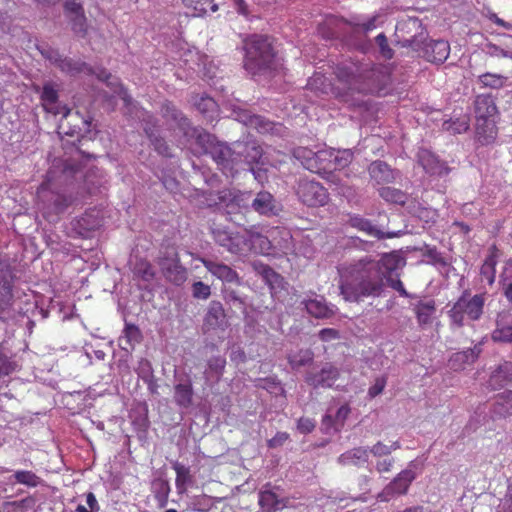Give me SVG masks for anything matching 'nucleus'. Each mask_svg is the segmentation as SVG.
<instances>
[{
  "label": "nucleus",
  "mask_w": 512,
  "mask_h": 512,
  "mask_svg": "<svg viewBox=\"0 0 512 512\" xmlns=\"http://www.w3.org/2000/svg\"><path fill=\"white\" fill-rule=\"evenodd\" d=\"M404 265L405 260L394 252L384 254L378 260L366 255L344 262L338 266L340 295L352 303L378 298L384 293L386 281L400 295L407 297L397 273Z\"/></svg>",
  "instance_id": "nucleus-1"
},
{
  "label": "nucleus",
  "mask_w": 512,
  "mask_h": 512,
  "mask_svg": "<svg viewBox=\"0 0 512 512\" xmlns=\"http://www.w3.org/2000/svg\"><path fill=\"white\" fill-rule=\"evenodd\" d=\"M211 233L218 245L236 255H247L251 251L270 254L273 248H286L290 238L289 232L280 227L270 228L263 234L255 228L240 233L233 232L226 226L216 225L211 228Z\"/></svg>",
  "instance_id": "nucleus-2"
},
{
  "label": "nucleus",
  "mask_w": 512,
  "mask_h": 512,
  "mask_svg": "<svg viewBox=\"0 0 512 512\" xmlns=\"http://www.w3.org/2000/svg\"><path fill=\"white\" fill-rule=\"evenodd\" d=\"M173 116L178 120V115L175 114ZM179 123L182 129H184L186 136L196 137L199 143L203 145L207 144V146H204L205 151L211 155L212 159L226 176H235L239 171L236 144L233 149L224 143L214 144V138L210 134L197 128H189L186 130V127H189V121L186 118L180 117Z\"/></svg>",
  "instance_id": "nucleus-3"
},
{
  "label": "nucleus",
  "mask_w": 512,
  "mask_h": 512,
  "mask_svg": "<svg viewBox=\"0 0 512 512\" xmlns=\"http://www.w3.org/2000/svg\"><path fill=\"white\" fill-rule=\"evenodd\" d=\"M245 60L247 71L255 75L264 69L275 68L276 59L272 41L267 36L253 35L244 42Z\"/></svg>",
  "instance_id": "nucleus-4"
},
{
  "label": "nucleus",
  "mask_w": 512,
  "mask_h": 512,
  "mask_svg": "<svg viewBox=\"0 0 512 512\" xmlns=\"http://www.w3.org/2000/svg\"><path fill=\"white\" fill-rule=\"evenodd\" d=\"M484 305V294L471 295L469 291H464L448 311L451 325L460 328L465 325L466 320H479L483 314Z\"/></svg>",
  "instance_id": "nucleus-5"
},
{
  "label": "nucleus",
  "mask_w": 512,
  "mask_h": 512,
  "mask_svg": "<svg viewBox=\"0 0 512 512\" xmlns=\"http://www.w3.org/2000/svg\"><path fill=\"white\" fill-rule=\"evenodd\" d=\"M496 106L489 97L479 96L475 101L476 131L479 138L489 143L496 137L494 114Z\"/></svg>",
  "instance_id": "nucleus-6"
},
{
  "label": "nucleus",
  "mask_w": 512,
  "mask_h": 512,
  "mask_svg": "<svg viewBox=\"0 0 512 512\" xmlns=\"http://www.w3.org/2000/svg\"><path fill=\"white\" fill-rule=\"evenodd\" d=\"M297 195L304 204L311 207L324 206L329 200L325 187L319 182L306 178L299 180Z\"/></svg>",
  "instance_id": "nucleus-7"
},
{
  "label": "nucleus",
  "mask_w": 512,
  "mask_h": 512,
  "mask_svg": "<svg viewBox=\"0 0 512 512\" xmlns=\"http://www.w3.org/2000/svg\"><path fill=\"white\" fill-rule=\"evenodd\" d=\"M414 462H411L407 469L401 471L377 496L380 501L387 502L391 498L406 494L410 484L416 478L412 469Z\"/></svg>",
  "instance_id": "nucleus-8"
},
{
  "label": "nucleus",
  "mask_w": 512,
  "mask_h": 512,
  "mask_svg": "<svg viewBox=\"0 0 512 512\" xmlns=\"http://www.w3.org/2000/svg\"><path fill=\"white\" fill-rule=\"evenodd\" d=\"M37 198L42 204V210L56 214L63 212L73 202L70 196L50 191L48 182H43L40 185L37 191Z\"/></svg>",
  "instance_id": "nucleus-9"
},
{
  "label": "nucleus",
  "mask_w": 512,
  "mask_h": 512,
  "mask_svg": "<svg viewBox=\"0 0 512 512\" xmlns=\"http://www.w3.org/2000/svg\"><path fill=\"white\" fill-rule=\"evenodd\" d=\"M332 148L319 150L316 152V165L319 166V171L315 173L325 177L330 183L335 185L336 191L345 197L351 195L350 189L342 181L332 173Z\"/></svg>",
  "instance_id": "nucleus-10"
},
{
  "label": "nucleus",
  "mask_w": 512,
  "mask_h": 512,
  "mask_svg": "<svg viewBox=\"0 0 512 512\" xmlns=\"http://www.w3.org/2000/svg\"><path fill=\"white\" fill-rule=\"evenodd\" d=\"M158 265L166 280L171 283L181 285L186 281L187 270L180 264L178 255L174 251L167 252L159 258Z\"/></svg>",
  "instance_id": "nucleus-11"
},
{
  "label": "nucleus",
  "mask_w": 512,
  "mask_h": 512,
  "mask_svg": "<svg viewBox=\"0 0 512 512\" xmlns=\"http://www.w3.org/2000/svg\"><path fill=\"white\" fill-rule=\"evenodd\" d=\"M308 314L311 316L324 319L334 316L337 312V307L333 304L327 303L323 296L311 293L310 296L304 298L301 302Z\"/></svg>",
  "instance_id": "nucleus-12"
},
{
  "label": "nucleus",
  "mask_w": 512,
  "mask_h": 512,
  "mask_svg": "<svg viewBox=\"0 0 512 512\" xmlns=\"http://www.w3.org/2000/svg\"><path fill=\"white\" fill-rule=\"evenodd\" d=\"M57 91L53 88L52 85L47 84L43 87L41 99L44 109L52 113L54 115H62L63 119L59 124V129L64 130V119L67 118L71 112L66 106H60L57 103ZM65 134L73 135L75 131H63Z\"/></svg>",
  "instance_id": "nucleus-13"
},
{
  "label": "nucleus",
  "mask_w": 512,
  "mask_h": 512,
  "mask_svg": "<svg viewBox=\"0 0 512 512\" xmlns=\"http://www.w3.org/2000/svg\"><path fill=\"white\" fill-rule=\"evenodd\" d=\"M101 225V216L98 209H89L80 218L72 222L74 231L82 237H86L90 231L95 230Z\"/></svg>",
  "instance_id": "nucleus-14"
},
{
  "label": "nucleus",
  "mask_w": 512,
  "mask_h": 512,
  "mask_svg": "<svg viewBox=\"0 0 512 512\" xmlns=\"http://www.w3.org/2000/svg\"><path fill=\"white\" fill-rule=\"evenodd\" d=\"M236 148L238 156V166L242 162H245V164L249 165L250 167H252L253 164L264 165L262 148L256 143H237Z\"/></svg>",
  "instance_id": "nucleus-15"
},
{
  "label": "nucleus",
  "mask_w": 512,
  "mask_h": 512,
  "mask_svg": "<svg viewBox=\"0 0 512 512\" xmlns=\"http://www.w3.org/2000/svg\"><path fill=\"white\" fill-rule=\"evenodd\" d=\"M338 377L339 370L331 364H326L319 373L309 374L306 377V382L314 388H330Z\"/></svg>",
  "instance_id": "nucleus-16"
},
{
  "label": "nucleus",
  "mask_w": 512,
  "mask_h": 512,
  "mask_svg": "<svg viewBox=\"0 0 512 512\" xmlns=\"http://www.w3.org/2000/svg\"><path fill=\"white\" fill-rule=\"evenodd\" d=\"M42 54L51 62L57 64L60 69L69 74H77L81 72L91 73V69L84 63L74 62L71 59L62 58L57 51H42Z\"/></svg>",
  "instance_id": "nucleus-17"
},
{
  "label": "nucleus",
  "mask_w": 512,
  "mask_h": 512,
  "mask_svg": "<svg viewBox=\"0 0 512 512\" xmlns=\"http://www.w3.org/2000/svg\"><path fill=\"white\" fill-rule=\"evenodd\" d=\"M493 341L510 343L512 342V314L500 312L496 318V328L491 335Z\"/></svg>",
  "instance_id": "nucleus-18"
},
{
  "label": "nucleus",
  "mask_w": 512,
  "mask_h": 512,
  "mask_svg": "<svg viewBox=\"0 0 512 512\" xmlns=\"http://www.w3.org/2000/svg\"><path fill=\"white\" fill-rule=\"evenodd\" d=\"M258 503L263 512H275L288 507L289 499L281 498L274 491L265 489L259 492Z\"/></svg>",
  "instance_id": "nucleus-19"
},
{
  "label": "nucleus",
  "mask_w": 512,
  "mask_h": 512,
  "mask_svg": "<svg viewBox=\"0 0 512 512\" xmlns=\"http://www.w3.org/2000/svg\"><path fill=\"white\" fill-rule=\"evenodd\" d=\"M252 208L255 212L266 216L276 215L279 211L276 200L273 195L267 191L257 193L252 201Z\"/></svg>",
  "instance_id": "nucleus-20"
},
{
  "label": "nucleus",
  "mask_w": 512,
  "mask_h": 512,
  "mask_svg": "<svg viewBox=\"0 0 512 512\" xmlns=\"http://www.w3.org/2000/svg\"><path fill=\"white\" fill-rule=\"evenodd\" d=\"M417 156L419 164L427 173L439 176L446 175L448 173V168L429 150L420 149Z\"/></svg>",
  "instance_id": "nucleus-21"
},
{
  "label": "nucleus",
  "mask_w": 512,
  "mask_h": 512,
  "mask_svg": "<svg viewBox=\"0 0 512 512\" xmlns=\"http://www.w3.org/2000/svg\"><path fill=\"white\" fill-rule=\"evenodd\" d=\"M236 113V119L246 126L255 128L260 133H267L273 130V123L266 120L262 116L250 114L246 110L234 111Z\"/></svg>",
  "instance_id": "nucleus-22"
},
{
  "label": "nucleus",
  "mask_w": 512,
  "mask_h": 512,
  "mask_svg": "<svg viewBox=\"0 0 512 512\" xmlns=\"http://www.w3.org/2000/svg\"><path fill=\"white\" fill-rule=\"evenodd\" d=\"M201 261L206 269L218 279L228 283L238 282V274L229 266L206 259Z\"/></svg>",
  "instance_id": "nucleus-23"
},
{
  "label": "nucleus",
  "mask_w": 512,
  "mask_h": 512,
  "mask_svg": "<svg viewBox=\"0 0 512 512\" xmlns=\"http://www.w3.org/2000/svg\"><path fill=\"white\" fill-rule=\"evenodd\" d=\"M348 224L369 236L376 237L378 239L382 238H391L394 237V233H389L385 235L382 231H380L376 226H374L369 220L361 217L360 215H352L349 217Z\"/></svg>",
  "instance_id": "nucleus-24"
},
{
  "label": "nucleus",
  "mask_w": 512,
  "mask_h": 512,
  "mask_svg": "<svg viewBox=\"0 0 512 512\" xmlns=\"http://www.w3.org/2000/svg\"><path fill=\"white\" fill-rule=\"evenodd\" d=\"M369 174L376 184L389 183L395 179L394 171L382 161L371 163L369 166Z\"/></svg>",
  "instance_id": "nucleus-25"
},
{
  "label": "nucleus",
  "mask_w": 512,
  "mask_h": 512,
  "mask_svg": "<svg viewBox=\"0 0 512 512\" xmlns=\"http://www.w3.org/2000/svg\"><path fill=\"white\" fill-rule=\"evenodd\" d=\"M450 54V46L447 41L436 40L427 45V59L434 63H443Z\"/></svg>",
  "instance_id": "nucleus-26"
},
{
  "label": "nucleus",
  "mask_w": 512,
  "mask_h": 512,
  "mask_svg": "<svg viewBox=\"0 0 512 512\" xmlns=\"http://www.w3.org/2000/svg\"><path fill=\"white\" fill-rule=\"evenodd\" d=\"M369 449L364 447L353 448L341 454L338 462L342 465L361 466L368 462Z\"/></svg>",
  "instance_id": "nucleus-27"
},
{
  "label": "nucleus",
  "mask_w": 512,
  "mask_h": 512,
  "mask_svg": "<svg viewBox=\"0 0 512 512\" xmlns=\"http://www.w3.org/2000/svg\"><path fill=\"white\" fill-rule=\"evenodd\" d=\"M226 359L222 356L211 357L208 360L207 369L204 372L207 383L213 384L218 382L224 372Z\"/></svg>",
  "instance_id": "nucleus-28"
},
{
  "label": "nucleus",
  "mask_w": 512,
  "mask_h": 512,
  "mask_svg": "<svg viewBox=\"0 0 512 512\" xmlns=\"http://www.w3.org/2000/svg\"><path fill=\"white\" fill-rule=\"evenodd\" d=\"M7 265L0 260V310L4 309L11 299L10 272Z\"/></svg>",
  "instance_id": "nucleus-29"
},
{
  "label": "nucleus",
  "mask_w": 512,
  "mask_h": 512,
  "mask_svg": "<svg viewBox=\"0 0 512 512\" xmlns=\"http://www.w3.org/2000/svg\"><path fill=\"white\" fill-rule=\"evenodd\" d=\"M193 389L189 380L183 383H178L174 388V400L181 408H188L192 404Z\"/></svg>",
  "instance_id": "nucleus-30"
},
{
  "label": "nucleus",
  "mask_w": 512,
  "mask_h": 512,
  "mask_svg": "<svg viewBox=\"0 0 512 512\" xmlns=\"http://www.w3.org/2000/svg\"><path fill=\"white\" fill-rule=\"evenodd\" d=\"M481 353V344L475 345L471 349L455 353L450 358V365L454 369H459L463 364L473 363Z\"/></svg>",
  "instance_id": "nucleus-31"
},
{
  "label": "nucleus",
  "mask_w": 512,
  "mask_h": 512,
  "mask_svg": "<svg viewBox=\"0 0 512 512\" xmlns=\"http://www.w3.org/2000/svg\"><path fill=\"white\" fill-rule=\"evenodd\" d=\"M173 469L176 473L175 485L177 492L184 494L187 492L188 486L193 482L190 469L179 462L173 464Z\"/></svg>",
  "instance_id": "nucleus-32"
},
{
  "label": "nucleus",
  "mask_w": 512,
  "mask_h": 512,
  "mask_svg": "<svg viewBox=\"0 0 512 512\" xmlns=\"http://www.w3.org/2000/svg\"><path fill=\"white\" fill-rule=\"evenodd\" d=\"M182 2L192 10V15L195 17L211 14L218 10V6L213 3V0H182Z\"/></svg>",
  "instance_id": "nucleus-33"
},
{
  "label": "nucleus",
  "mask_w": 512,
  "mask_h": 512,
  "mask_svg": "<svg viewBox=\"0 0 512 512\" xmlns=\"http://www.w3.org/2000/svg\"><path fill=\"white\" fill-rule=\"evenodd\" d=\"M293 156L298 160L301 165L311 171H319V166L316 165V152L306 147H298L293 151Z\"/></svg>",
  "instance_id": "nucleus-34"
},
{
  "label": "nucleus",
  "mask_w": 512,
  "mask_h": 512,
  "mask_svg": "<svg viewBox=\"0 0 512 512\" xmlns=\"http://www.w3.org/2000/svg\"><path fill=\"white\" fill-rule=\"evenodd\" d=\"M496 265H497V249L493 247L490 254L486 257L483 265L481 266V276L488 283L493 285L496 276Z\"/></svg>",
  "instance_id": "nucleus-35"
},
{
  "label": "nucleus",
  "mask_w": 512,
  "mask_h": 512,
  "mask_svg": "<svg viewBox=\"0 0 512 512\" xmlns=\"http://www.w3.org/2000/svg\"><path fill=\"white\" fill-rule=\"evenodd\" d=\"M98 79L107 83V86L111 87L114 94L121 98L125 104H129L131 101L130 96L127 91L119 84L118 79L111 74L107 73L105 70H100L97 73Z\"/></svg>",
  "instance_id": "nucleus-36"
},
{
  "label": "nucleus",
  "mask_w": 512,
  "mask_h": 512,
  "mask_svg": "<svg viewBox=\"0 0 512 512\" xmlns=\"http://www.w3.org/2000/svg\"><path fill=\"white\" fill-rule=\"evenodd\" d=\"M225 319L224 311L219 303H212L205 316V326L214 329L223 325Z\"/></svg>",
  "instance_id": "nucleus-37"
},
{
  "label": "nucleus",
  "mask_w": 512,
  "mask_h": 512,
  "mask_svg": "<svg viewBox=\"0 0 512 512\" xmlns=\"http://www.w3.org/2000/svg\"><path fill=\"white\" fill-rule=\"evenodd\" d=\"M435 310V302L433 300L419 302L415 307L418 323L420 325H427L431 323Z\"/></svg>",
  "instance_id": "nucleus-38"
},
{
  "label": "nucleus",
  "mask_w": 512,
  "mask_h": 512,
  "mask_svg": "<svg viewBox=\"0 0 512 512\" xmlns=\"http://www.w3.org/2000/svg\"><path fill=\"white\" fill-rule=\"evenodd\" d=\"M195 106L198 111L207 117L210 121H213L218 112L217 102L208 96H202L199 100L195 101Z\"/></svg>",
  "instance_id": "nucleus-39"
},
{
  "label": "nucleus",
  "mask_w": 512,
  "mask_h": 512,
  "mask_svg": "<svg viewBox=\"0 0 512 512\" xmlns=\"http://www.w3.org/2000/svg\"><path fill=\"white\" fill-rule=\"evenodd\" d=\"M254 268L272 289L280 286L283 280L282 277L269 266L255 262Z\"/></svg>",
  "instance_id": "nucleus-40"
},
{
  "label": "nucleus",
  "mask_w": 512,
  "mask_h": 512,
  "mask_svg": "<svg viewBox=\"0 0 512 512\" xmlns=\"http://www.w3.org/2000/svg\"><path fill=\"white\" fill-rule=\"evenodd\" d=\"M332 172L342 170L347 167L353 159V154L350 150H336L332 148Z\"/></svg>",
  "instance_id": "nucleus-41"
},
{
  "label": "nucleus",
  "mask_w": 512,
  "mask_h": 512,
  "mask_svg": "<svg viewBox=\"0 0 512 512\" xmlns=\"http://www.w3.org/2000/svg\"><path fill=\"white\" fill-rule=\"evenodd\" d=\"M141 339V333L137 326L127 324L123 331V335L120 338L121 344L124 342L125 344L122 346L123 349L127 350L129 348H133L136 343H139Z\"/></svg>",
  "instance_id": "nucleus-42"
},
{
  "label": "nucleus",
  "mask_w": 512,
  "mask_h": 512,
  "mask_svg": "<svg viewBox=\"0 0 512 512\" xmlns=\"http://www.w3.org/2000/svg\"><path fill=\"white\" fill-rule=\"evenodd\" d=\"M379 194L381 198L390 203L404 204L407 200V196L404 192L392 187L381 188Z\"/></svg>",
  "instance_id": "nucleus-43"
},
{
  "label": "nucleus",
  "mask_w": 512,
  "mask_h": 512,
  "mask_svg": "<svg viewBox=\"0 0 512 512\" xmlns=\"http://www.w3.org/2000/svg\"><path fill=\"white\" fill-rule=\"evenodd\" d=\"M14 478L17 483L28 487H36L41 482L40 477H38L34 472L26 470L16 471L14 473Z\"/></svg>",
  "instance_id": "nucleus-44"
},
{
  "label": "nucleus",
  "mask_w": 512,
  "mask_h": 512,
  "mask_svg": "<svg viewBox=\"0 0 512 512\" xmlns=\"http://www.w3.org/2000/svg\"><path fill=\"white\" fill-rule=\"evenodd\" d=\"M134 273L146 282H150L155 277V272L149 262L140 260L134 265Z\"/></svg>",
  "instance_id": "nucleus-45"
},
{
  "label": "nucleus",
  "mask_w": 512,
  "mask_h": 512,
  "mask_svg": "<svg viewBox=\"0 0 512 512\" xmlns=\"http://www.w3.org/2000/svg\"><path fill=\"white\" fill-rule=\"evenodd\" d=\"M313 359L311 350H301L298 353L290 354L288 357L289 363L293 368H298L310 363Z\"/></svg>",
  "instance_id": "nucleus-46"
},
{
  "label": "nucleus",
  "mask_w": 512,
  "mask_h": 512,
  "mask_svg": "<svg viewBox=\"0 0 512 512\" xmlns=\"http://www.w3.org/2000/svg\"><path fill=\"white\" fill-rule=\"evenodd\" d=\"M307 86L315 92L328 93L331 85L324 75L315 74L309 79Z\"/></svg>",
  "instance_id": "nucleus-47"
},
{
  "label": "nucleus",
  "mask_w": 512,
  "mask_h": 512,
  "mask_svg": "<svg viewBox=\"0 0 512 512\" xmlns=\"http://www.w3.org/2000/svg\"><path fill=\"white\" fill-rule=\"evenodd\" d=\"M478 82L484 87L498 89L503 86L504 77L499 74L485 73L478 77Z\"/></svg>",
  "instance_id": "nucleus-48"
},
{
  "label": "nucleus",
  "mask_w": 512,
  "mask_h": 512,
  "mask_svg": "<svg viewBox=\"0 0 512 512\" xmlns=\"http://www.w3.org/2000/svg\"><path fill=\"white\" fill-rule=\"evenodd\" d=\"M400 448V443L398 441H394L391 445H386L382 442H377L372 448L369 450V454H373L375 457H382L391 454L393 451Z\"/></svg>",
  "instance_id": "nucleus-49"
},
{
  "label": "nucleus",
  "mask_w": 512,
  "mask_h": 512,
  "mask_svg": "<svg viewBox=\"0 0 512 512\" xmlns=\"http://www.w3.org/2000/svg\"><path fill=\"white\" fill-rule=\"evenodd\" d=\"M99 504L92 492L84 495V503H79L76 507V512H98Z\"/></svg>",
  "instance_id": "nucleus-50"
},
{
  "label": "nucleus",
  "mask_w": 512,
  "mask_h": 512,
  "mask_svg": "<svg viewBox=\"0 0 512 512\" xmlns=\"http://www.w3.org/2000/svg\"><path fill=\"white\" fill-rule=\"evenodd\" d=\"M144 130L146 132V134L148 135V137L150 138L152 144L154 145L155 147V150L163 155V156H170V152H169V147L168 145L165 143V141L161 138H158V137H155L153 132L151 131L150 127H148V125H146L144 127Z\"/></svg>",
  "instance_id": "nucleus-51"
},
{
  "label": "nucleus",
  "mask_w": 512,
  "mask_h": 512,
  "mask_svg": "<svg viewBox=\"0 0 512 512\" xmlns=\"http://www.w3.org/2000/svg\"><path fill=\"white\" fill-rule=\"evenodd\" d=\"M192 294L197 299H207L211 294L210 286L201 281L195 282L192 286Z\"/></svg>",
  "instance_id": "nucleus-52"
},
{
  "label": "nucleus",
  "mask_w": 512,
  "mask_h": 512,
  "mask_svg": "<svg viewBox=\"0 0 512 512\" xmlns=\"http://www.w3.org/2000/svg\"><path fill=\"white\" fill-rule=\"evenodd\" d=\"M72 29L77 34H84L86 31V18L84 13L71 16Z\"/></svg>",
  "instance_id": "nucleus-53"
},
{
  "label": "nucleus",
  "mask_w": 512,
  "mask_h": 512,
  "mask_svg": "<svg viewBox=\"0 0 512 512\" xmlns=\"http://www.w3.org/2000/svg\"><path fill=\"white\" fill-rule=\"evenodd\" d=\"M376 42H377V44L379 45L381 55H382L385 59H391V58H392V56H393V51H392V49L388 46L386 36H385L383 33H380V34H379V35H377V37H376Z\"/></svg>",
  "instance_id": "nucleus-54"
},
{
  "label": "nucleus",
  "mask_w": 512,
  "mask_h": 512,
  "mask_svg": "<svg viewBox=\"0 0 512 512\" xmlns=\"http://www.w3.org/2000/svg\"><path fill=\"white\" fill-rule=\"evenodd\" d=\"M136 371L138 375L145 380L152 376V366L150 362L146 359H141L138 362Z\"/></svg>",
  "instance_id": "nucleus-55"
},
{
  "label": "nucleus",
  "mask_w": 512,
  "mask_h": 512,
  "mask_svg": "<svg viewBox=\"0 0 512 512\" xmlns=\"http://www.w3.org/2000/svg\"><path fill=\"white\" fill-rule=\"evenodd\" d=\"M386 386V378L385 377H378L375 379V382L368 390V395L371 398H374L381 394Z\"/></svg>",
  "instance_id": "nucleus-56"
},
{
  "label": "nucleus",
  "mask_w": 512,
  "mask_h": 512,
  "mask_svg": "<svg viewBox=\"0 0 512 512\" xmlns=\"http://www.w3.org/2000/svg\"><path fill=\"white\" fill-rule=\"evenodd\" d=\"M380 18H381L380 14H375L372 17H370L367 21L362 22V23H357V26L361 27V29L364 32H369V31L375 29L380 23L383 22L382 20L380 21Z\"/></svg>",
  "instance_id": "nucleus-57"
},
{
  "label": "nucleus",
  "mask_w": 512,
  "mask_h": 512,
  "mask_svg": "<svg viewBox=\"0 0 512 512\" xmlns=\"http://www.w3.org/2000/svg\"><path fill=\"white\" fill-rule=\"evenodd\" d=\"M349 413H350V408L348 405H342L341 407L338 408V410L336 412V417L334 420L335 429H338L339 427H341L344 424V421L348 417Z\"/></svg>",
  "instance_id": "nucleus-58"
},
{
  "label": "nucleus",
  "mask_w": 512,
  "mask_h": 512,
  "mask_svg": "<svg viewBox=\"0 0 512 512\" xmlns=\"http://www.w3.org/2000/svg\"><path fill=\"white\" fill-rule=\"evenodd\" d=\"M314 427L315 422L309 418H300L297 424L298 430L303 434L310 433Z\"/></svg>",
  "instance_id": "nucleus-59"
},
{
  "label": "nucleus",
  "mask_w": 512,
  "mask_h": 512,
  "mask_svg": "<svg viewBox=\"0 0 512 512\" xmlns=\"http://www.w3.org/2000/svg\"><path fill=\"white\" fill-rule=\"evenodd\" d=\"M319 338L322 341H331L339 338V332L333 328H324L319 332Z\"/></svg>",
  "instance_id": "nucleus-60"
},
{
  "label": "nucleus",
  "mask_w": 512,
  "mask_h": 512,
  "mask_svg": "<svg viewBox=\"0 0 512 512\" xmlns=\"http://www.w3.org/2000/svg\"><path fill=\"white\" fill-rule=\"evenodd\" d=\"M65 9L71 16L83 13L82 6L76 0H66Z\"/></svg>",
  "instance_id": "nucleus-61"
},
{
  "label": "nucleus",
  "mask_w": 512,
  "mask_h": 512,
  "mask_svg": "<svg viewBox=\"0 0 512 512\" xmlns=\"http://www.w3.org/2000/svg\"><path fill=\"white\" fill-rule=\"evenodd\" d=\"M289 435L286 432H278L273 438L268 440V446L270 448H275L281 446L287 439Z\"/></svg>",
  "instance_id": "nucleus-62"
},
{
  "label": "nucleus",
  "mask_w": 512,
  "mask_h": 512,
  "mask_svg": "<svg viewBox=\"0 0 512 512\" xmlns=\"http://www.w3.org/2000/svg\"><path fill=\"white\" fill-rule=\"evenodd\" d=\"M230 359L236 364L243 363L246 361L245 352L240 347H233L230 354Z\"/></svg>",
  "instance_id": "nucleus-63"
},
{
  "label": "nucleus",
  "mask_w": 512,
  "mask_h": 512,
  "mask_svg": "<svg viewBox=\"0 0 512 512\" xmlns=\"http://www.w3.org/2000/svg\"><path fill=\"white\" fill-rule=\"evenodd\" d=\"M393 464H394L393 458H386V459L380 460L376 463V470L379 473L389 472L392 469Z\"/></svg>",
  "instance_id": "nucleus-64"
}]
</instances>
